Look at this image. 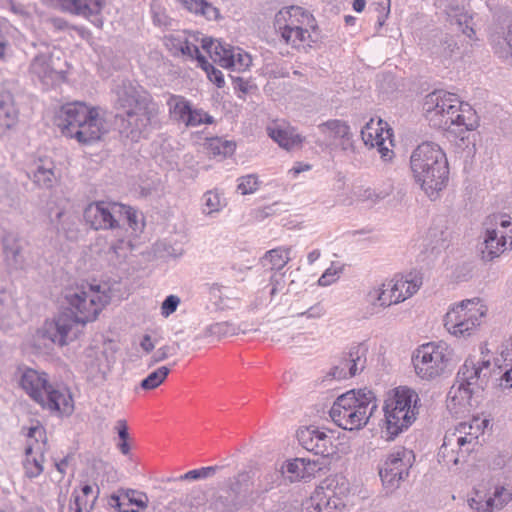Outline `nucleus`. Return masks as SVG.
I'll return each instance as SVG.
<instances>
[{"mask_svg":"<svg viewBox=\"0 0 512 512\" xmlns=\"http://www.w3.org/2000/svg\"><path fill=\"white\" fill-rule=\"evenodd\" d=\"M65 299L71 315L61 313L55 320L46 323L45 327L47 337L60 346L67 344L68 335L75 324H86L96 320L109 303L110 296L101 285L82 281L66 290Z\"/></svg>","mask_w":512,"mask_h":512,"instance_id":"obj_1","label":"nucleus"},{"mask_svg":"<svg viewBox=\"0 0 512 512\" xmlns=\"http://www.w3.org/2000/svg\"><path fill=\"white\" fill-rule=\"evenodd\" d=\"M423 114L430 126L446 131H473L479 125L472 106L444 90H435L425 96Z\"/></svg>","mask_w":512,"mask_h":512,"instance_id":"obj_2","label":"nucleus"},{"mask_svg":"<svg viewBox=\"0 0 512 512\" xmlns=\"http://www.w3.org/2000/svg\"><path fill=\"white\" fill-rule=\"evenodd\" d=\"M55 123L63 136L80 144H93L107 132L100 108L82 101L62 105Z\"/></svg>","mask_w":512,"mask_h":512,"instance_id":"obj_3","label":"nucleus"},{"mask_svg":"<svg viewBox=\"0 0 512 512\" xmlns=\"http://www.w3.org/2000/svg\"><path fill=\"white\" fill-rule=\"evenodd\" d=\"M410 167L415 182L430 199H436L448 182L446 154L434 142L419 144L411 154Z\"/></svg>","mask_w":512,"mask_h":512,"instance_id":"obj_4","label":"nucleus"},{"mask_svg":"<svg viewBox=\"0 0 512 512\" xmlns=\"http://www.w3.org/2000/svg\"><path fill=\"white\" fill-rule=\"evenodd\" d=\"M489 425L487 418L473 417L446 432L438 451L439 464L448 470H457L480 445L479 438Z\"/></svg>","mask_w":512,"mask_h":512,"instance_id":"obj_5","label":"nucleus"},{"mask_svg":"<svg viewBox=\"0 0 512 512\" xmlns=\"http://www.w3.org/2000/svg\"><path fill=\"white\" fill-rule=\"evenodd\" d=\"M378 407L375 394L369 389L350 390L336 398L329 415L344 430H359Z\"/></svg>","mask_w":512,"mask_h":512,"instance_id":"obj_6","label":"nucleus"},{"mask_svg":"<svg viewBox=\"0 0 512 512\" xmlns=\"http://www.w3.org/2000/svg\"><path fill=\"white\" fill-rule=\"evenodd\" d=\"M274 25L282 39L297 49L313 47L320 39V30L313 14L300 6H288L280 9L274 19Z\"/></svg>","mask_w":512,"mask_h":512,"instance_id":"obj_7","label":"nucleus"},{"mask_svg":"<svg viewBox=\"0 0 512 512\" xmlns=\"http://www.w3.org/2000/svg\"><path fill=\"white\" fill-rule=\"evenodd\" d=\"M417 401V393L408 387H397L387 395L383 407L385 426L382 431L387 440H393L415 421Z\"/></svg>","mask_w":512,"mask_h":512,"instance_id":"obj_8","label":"nucleus"},{"mask_svg":"<svg viewBox=\"0 0 512 512\" xmlns=\"http://www.w3.org/2000/svg\"><path fill=\"white\" fill-rule=\"evenodd\" d=\"M487 312L482 299H464L450 305L443 319L444 327L450 335L466 339L477 332Z\"/></svg>","mask_w":512,"mask_h":512,"instance_id":"obj_9","label":"nucleus"},{"mask_svg":"<svg viewBox=\"0 0 512 512\" xmlns=\"http://www.w3.org/2000/svg\"><path fill=\"white\" fill-rule=\"evenodd\" d=\"M452 358V349L444 341H432L418 346L412 354L416 375L423 380L441 376Z\"/></svg>","mask_w":512,"mask_h":512,"instance_id":"obj_10","label":"nucleus"},{"mask_svg":"<svg viewBox=\"0 0 512 512\" xmlns=\"http://www.w3.org/2000/svg\"><path fill=\"white\" fill-rule=\"evenodd\" d=\"M116 94L118 116H126L129 125L136 128L146 126L150 122L151 101L146 91L132 85H124L117 89Z\"/></svg>","mask_w":512,"mask_h":512,"instance_id":"obj_11","label":"nucleus"},{"mask_svg":"<svg viewBox=\"0 0 512 512\" xmlns=\"http://www.w3.org/2000/svg\"><path fill=\"white\" fill-rule=\"evenodd\" d=\"M512 248V218L497 214L489 217L480 248L485 261H493Z\"/></svg>","mask_w":512,"mask_h":512,"instance_id":"obj_12","label":"nucleus"},{"mask_svg":"<svg viewBox=\"0 0 512 512\" xmlns=\"http://www.w3.org/2000/svg\"><path fill=\"white\" fill-rule=\"evenodd\" d=\"M348 492L345 478L332 479L326 486L317 487L302 503V512H343Z\"/></svg>","mask_w":512,"mask_h":512,"instance_id":"obj_13","label":"nucleus"},{"mask_svg":"<svg viewBox=\"0 0 512 512\" xmlns=\"http://www.w3.org/2000/svg\"><path fill=\"white\" fill-rule=\"evenodd\" d=\"M26 447L22 467L27 478L39 477L44 471L45 453L48 448V438L45 427L35 421L31 426L23 428Z\"/></svg>","mask_w":512,"mask_h":512,"instance_id":"obj_14","label":"nucleus"},{"mask_svg":"<svg viewBox=\"0 0 512 512\" xmlns=\"http://www.w3.org/2000/svg\"><path fill=\"white\" fill-rule=\"evenodd\" d=\"M414 460L413 451L404 447H398L387 455L379 469V476L387 493L399 488L401 482L408 477Z\"/></svg>","mask_w":512,"mask_h":512,"instance_id":"obj_15","label":"nucleus"},{"mask_svg":"<svg viewBox=\"0 0 512 512\" xmlns=\"http://www.w3.org/2000/svg\"><path fill=\"white\" fill-rule=\"evenodd\" d=\"M512 500V482L481 484L474 488L467 503L478 512L501 510Z\"/></svg>","mask_w":512,"mask_h":512,"instance_id":"obj_16","label":"nucleus"},{"mask_svg":"<svg viewBox=\"0 0 512 512\" xmlns=\"http://www.w3.org/2000/svg\"><path fill=\"white\" fill-rule=\"evenodd\" d=\"M201 47L210 55L214 62L224 68L245 71L252 63L251 56L243 49L219 40L203 37L201 39Z\"/></svg>","mask_w":512,"mask_h":512,"instance_id":"obj_17","label":"nucleus"},{"mask_svg":"<svg viewBox=\"0 0 512 512\" xmlns=\"http://www.w3.org/2000/svg\"><path fill=\"white\" fill-rule=\"evenodd\" d=\"M122 204L108 201H95L84 209V220L94 230H116L119 228Z\"/></svg>","mask_w":512,"mask_h":512,"instance_id":"obj_18","label":"nucleus"},{"mask_svg":"<svg viewBox=\"0 0 512 512\" xmlns=\"http://www.w3.org/2000/svg\"><path fill=\"white\" fill-rule=\"evenodd\" d=\"M361 138L367 147L377 148L384 162L394 158L392 129L383 120L371 118L361 129Z\"/></svg>","mask_w":512,"mask_h":512,"instance_id":"obj_19","label":"nucleus"},{"mask_svg":"<svg viewBox=\"0 0 512 512\" xmlns=\"http://www.w3.org/2000/svg\"><path fill=\"white\" fill-rule=\"evenodd\" d=\"M297 438L304 449L315 455L329 457L336 453L335 434L324 427H302L297 431Z\"/></svg>","mask_w":512,"mask_h":512,"instance_id":"obj_20","label":"nucleus"},{"mask_svg":"<svg viewBox=\"0 0 512 512\" xmlns=\"http://www.w3.org/2000/svg\"><path fill=\"white\" fill-rule=\"evenodd\" d=\"M491 362L489 359L478 356H469L460 366L456 378L473 388L476 393L483 395L491 375Z\"/></svg>","mask_w":512,"mask_h":512,"instance_id":"obj_21","label":"nucleus"},{"mask_svg":"<svg viewBox=\"0 0 512 512\" xmlns=\"http://www.w3.org/2000/svg\"><path fill=\"white\" fill-rule=\"evenodd\" d=\"M482 400V395L457 378L447 394V408L455 416L470 413Z\"/></svg>","mask_w":512,"mask_h":512,"instance_id":"obj_22","label":"nucleus"},{"mask_svg":"<svg viewBox=\"0 0 512 512\" xmlns=\"http://www.w3.org/2000/svg\"><path fill=\"white\" fill-rule=\"evenodd\" d=\"M198 36L185 30L169 31L162 35V42L174 56H185L197 60L201 55Z\"/></svg>","mask_w":512,"mask_h":512,"instance_id":"obj_23","label":"nucleus"},{"mask_svg":"<svg viewBox=\"0 0 512 512\" xmlns=\"http://www.w3.org/2000/svg\"><path fill=\"white\" fill-rule=\"evenodd\" d=\"M367 348L364 345H356L350 348L338 363L331 368L329 376L336 380L351 378L362 372L366 366Z\"/></svg>","mask_w":512,"mask_h":512,"instance_id":"obj_24","label":"nucleus"},{"mask_svg":"<svg viewBox=\"0 0 512 512\" xmlns=\"http://www.w3.org/2000/svg\"><path fill=\"white\" fill-rule=\"evenodd\" d=\"M423 284V275L420 271H410L403 275H395L386 279L393 304H399L411 298L418 292Z\"/></svg>","mask_w":512,"mask_h":512,"instance_id":"obj_25","label":"nucleus"},{"mask_svg":"<svg viewBox=\"0 0 512 512\" xmlns=\"http://www.w3.org/2000/svg\"><path fill=\"white\" fill-rule=\"evenodd\" d=\"M43 409L59 415H70L74 410V400L67 388L50 385L38 403Z\"/></svg>","mask_w":512,"mask_h":512,"instance_id":"obj_26","label":"nucleus"},{"mask_svg":"<svg viewBox=\"0 0 512 512\" xmlns=\"http://www.w3.org/2000/svg\"><path fill=\"white\" fill-rule=\"evenodd\" d=\"M121 216H125L128 222V228L125 229V235L119 239V243L114 246L115 251L127 247L131 250L135 245L136 238L143 232L145 223L141 215L130 206L122 204Z\"/></svg>","mask_w":512,"mask_h":512,"instance_id":"obj_27","label":"nucleus"},{"mask_svg":"<svg viewBox=\"0 0 512 512\" xmlns=\"http://www.w3.org/2000/svg\"><path fill=\"white\" fill-rule=\"evenodd\" d=\"M319 469V465L315 460L294 458L282 465L281 472L283 475H286L290 482H295L313 477Z\"/></svg>","mask_w":512,"mask_h":512,"instance_id":"obj_28","label":"nucleus"},{"mask_svg":"<svg viewBox=\"0 0 512 512\" xmlns=\"http://www.w3.org/2000/svg\"><path fill=\"white\" fill-rule=\"evenodd\" d=\"M364 304L370 314H376L393 304L386 280L376 283L368 288L364 295Z\"/></svg>","mask_w":512,"mask_h":512,"instance_id":"obj_29","label":"nucleus"},{"mask_svg":"<svg viewBox=\"0 0 512 512\" xmlns=\"http://www.w3.org/2000/svg\"><path fill=\"white\" fill-rule=\"evenodd\" d=\"M267 133L278 145L286 150L299 147L303 142V137L295 128L285 123H272L267 127Z\"/></svg>","mask_w":512,"mask_h":512,"instance_id":"obj_30","label":"nucleus"},{"mask_svg":"<svg viewBox=\"0 0 512 512\" xmlns=\"http://www.w3.org/2000/svg\"><path fill=\"white\" fill-rule=\"evenodd\" d=\"M20 385L35 402L39 403L51 384L45 373L27 369L22 374Z\"/></svg>","mask_w":512,"mask_h":512,"instance_id":"obj_31","label":"nucleus"},{"mask_svg":"<svg viewBox=\"0 0 512 512\" xmlns=\"http://www.w3.org/2000/svg\"><path fill=\"white\" fill-rule=\"evenodd\" d=\"M317 129L323 136V144L327 147H332L338 140L348 139L350 136V126L340 119L320 123Z\"/></svg>","mask_w":512,"mask_h":512,"instance_id":"obj_32","label":"nucleus"},{"mask_svg":"<svg viewBox=\"0 0 512 512\" xmlns=\"http://www.w3.org/2000/svg\"><path fill=\"white\" fill-rule=\"evenodd\" d=\"M209 301L218 310L236 309L240 306V299L228 287L218 283L209 284L207 287Z\"/></svg>","mask_w":512,"mask_h":512,"instance_id":"obj_33","label":"nucleus"},{"mask_svg":"<svg viewBox=\"0 0 512 512\" xmlns=\"http://www.w3.org/2000/svg\"><path fill=\"white\" fill-rule=\"evenodd\" d=\"M19 111L9 91L0 93V134L16 125Z\"/></svg>","mask_w":512,"mask_h":512,"instance_id":"obj_34","label":"nucleus"},{"mask_svg":"<svg viewBox=\"0 0 512 512\" xmlns=\"http://www.w3.org/2000/svg\"><path fill=\"white\" fill-rule=\"evenodd\" d=\"M115 501L120 512H140L146 508L148 497L143 492L127 490L121 492Z\"/></svg>","mask_w":512,"mask_h":512,"instance_id":"obj_35","label":"nucleus"},{"mask_svg":"<svg viewBox=\"0 0 512 512\" xmlns=\"http://www.w3.org/2000/svg\"><path fill=\"white\" fill-rule=\"evenodd\" d=\"M97 499L93 487L86 484L75 489L69 504V512H91Z\"/></svg>","mask_w":512,"mask_h":512,"instance_id":"obj_36","label":"nucleus"},{"mask_svg":"<svg viewBox=\"0 0 512 512\" xmlns=\"http://www.w3.org/2000/svg\"><path fill=\"white\" fill-rule=\"evenodd\" d=\"M206 495L201 490H192L183 501L170 503L167 511L171 512H204Z\"/></svg>","mask_w":512,"mask_h":512,"instance_id":"obj_37","label":"nucleus"},{"mask_svg":"<svg viewBox=\"0 0 512 512\" xmlns=\"http://www.w3.org/2000/svg\"><path fill=\"white\" fill-rule=\"evenodd\" d=\"M173 233L165 237L162 242V260L172 259L176 260L180 258L184 253V239L185 235L181 230L176 229V225L173 224Z\"/></svg>","mask_w":512,"mask_h":512,"instance_id":"obj_38","label":"nucleus"},{"mask_svg":"<svg viewBox=\"0 0 512 512\" xmlns=\"http://www.w3.org/2000/svg\"><path fill=\"white\" fill-rule=\"evenodd\" d=\"M200 202L202 214L209 217L217 215L227 205L223 193L218 189L206 191L202 195Z\"/></svg>","mask_w":512,"mask_h":512,"instance_id":"obj_39","label":"nucleus"},{"mask_svg":"<svg viewBox=\"0 0 512 512\" xmlns=\"http://www.w3.org/2000/svg\"><path fill=\"white\" fill-rule=\"evenodd\" d=\"M290 248L278 247L265 253L261 262L263 267L280 271L290 260Z\"/></svg>","mask_w":512,"mask_h":512,"instance_id":"obj_40","label":"nucleus"},{"mask_svg":"<svg viewBox=\"0 0 512 512\" xmlns=\"http://www.w3.org/2000/svg\"><path fill=\"white\" fill-rule=\"evenodd\" d=\"M447 18L452 25H456L461 32L466 35L469 39H472L475 35V31L471 25L472 17L469 16L463 10L457 8H450L445 10Z\"/></svg>","mask_w":512,"mask_h":512,"instance_id":"obj_41","label":"nucleus"},{"mask_svg":"<svg viewBox=\"0 0 512 512\" xmlns=\"http://www.w3.org/2000/svg\"><path fill=\"white\" fill-rule=\"evenodd\" d=\"M205 147L212 156L227 157L234 153L236 145L233 141L214 137L206 141Z\"/></svg>","mask_w":512,"mask_h":512,"instance_id":"obj_42","label":"nucleus"},{"mask_svg":"<svg viewBox=\"0 0 512 512\" xmlns=\"http://www.w3.org/2000/svg\"><path fill=\"white\" fill-rule=\"evenodd\" d=\"M170 117L178 122L183 123L187 112H189L190 103L184 97L179 95H171L167 100Z\"/></svg>","mask_w":512,"mask_h":512,"instance_id":"obj_43","label":"nucleus"},{"mask_svg":"<svg viewBox=\"0 0 512 512\" xmlns=\"http://www.w3.org/2000/svg\"><path fill=\"white\" fill-rule=\"evenodd\" d=\"M106 0H77L75 15L83 16L86 19L97 17L101 14Z\"/></svg>","mask_w":512,"mask_h":512,"instance_id":"obj_44","label":"nucleus"},{"mask_svg":"<svg viewBox=\"0 0 512 512\" xmlns=\"http://www.w3.org/2000/svg\"><path fill=\"white\" fill-rule=\"evenodd\" d=\"M54 178L53 163L40 160L36 165V170L33 172L34 182L42 187H51Z\"/></svg>","mask_w":512,"mask_h":512,"instance_id":"obj_45","label":"nucleus"},{"mask_svg":"<svg viewBox=\"0 0 512 512\" xmlns=\"http://www.w3.org/2000/svg\"><path fill=\"white\" fill-rule=\"evenodd\" d=\"M213 122L214 118L203 109H193L190 106L189 112H187L183 124L188 127H197L201 124H212Z\"/></svg>","mask_w":512,"mask_h":512,"instance_id":"obj_46","label":"nucleus"},{"mask_svg":"<svg viewBox=\"0 0 512 512\" xmlns=\"http://www.w3.org/2000/svg\"><path fill=\"white\" fill-rule=\"evenodd\" d=\"M197 62L199 66L205 71L208 79L213 82L218 88H222L225 84L223 73L215 68L202 54L198 57Z\"/></svg>","mask_w":512,"mask_h":512,"instance_id":"obj_47","label":"nucleus"},{"mask_svg":"<svg viewBox=\"0 0 512 512\" xmlns=\"http://www.w3.org/2000/svg\"><path fill=\"white\" fill-rule=\"evenodd\" d=\"M219 466H207V467H201L198 469H193L185 474L179 476L178 478H175V480H200V479H207L215 475L217 470H219ZM174 480V478H167L165 481L170 482Z\"/></svg>","mask_w":512,"mask_h":512,"instance_id":"obj_48","label":"nucleus"},{"mask_svg":"<svg viewBox=\"0 0 512 512\" xmlns=\"http://www.w3.org/2000/svg\"><path fill=\"white\" fill-rule=\"evenodd\" d=\"M237 190L242 195L255 193L260 186V180L256 174H248L237 179Z\"/></svg>","mask_w":512,"mask_h":512,"instance_id":"obj_49","label":"nucleus"},{"mask_svg":"<svg viewBox=\"0 0 512 512\" xmlns=\"http://www.w3.org/2000/svg\"><path fill=\"white\" fill-rule=\"evenodd\" d=\"M115 430L119 437V442L117 444L119 450L122 454L128 455L131 450L130 445V436L128 432V425L126 420L120 419L115 424Z\"/></svg>","mask_w":512,"mask_h":512,"instance_id":"obj_50","label":"nucleus"},{"mask_svg":"<svg viewBox=\"0 0 512 512\" xmlns=\"http://www.w3.org/2000/svg\"><path fill=\"white\" fill-rule=\"evenodd\" d=\"M343 272V266L333 262L319 277L318 285L327 287L335 283Z\"/></svg>","mask_w":512,"mask_h":512,"instance_id":"obj_51","label":"nucleus"},{"mask_svg":"<svg viewBox=\"0 0 512 512\" xmlns=\"http://www.w3.org/2000/svg\"><path fill=\"white\" fill-rule=\"evenodd\" d=\"M4 253L7 259L17 261L21 255L22 247L20 240L13 236L7 235L3 240Z\"/></svg>","mask_w":512,"mask_h":512,"instance_id":"obj_52","label":"nucleus"},{"mask_svg":"<svg viewBox=\"0 0 512 512\" xmlns=\"http://www.w3.org/2000/svg\"><path fill=\"white\" fill-rule=\"evenodd\" d=\"M206 332L211 336L223 337L237 333V327L230 322H216L206 328Z\"/></svg>","mask_w":512,"mask_h":512,"instance_id":"obj_53","label":"nucleus"},{"mask_svg":"<svg viewBox=\"0 0 512 512\" xmlns=\"http://www.w3.org/2000/svg\"><path fill=\"white\" fill-rule=\"evenodd\" d=\"M250 481V475L248 472H240L233 478L229 479L228 482V488L236 495L240 494L241 492L245 491L248 482Z\"/></svg>","mask_w":512,"mask_h":512,"instance_id":"obj_54","label":"nucleus"},{"mask_svg":"<svg viewBox=\"0 0 512 512\" xmlns=\"http://www.w3.org/2000/svg\"><path fill=\"white\" fill-rule=\"evenodd\" d=\"M181 304V298L177 295H168L162 301V317H168L173 314L179 305Z\"/></svg>","mask_w":512,"mask_h":512,"instance_id":"obj_55","label":"nucleus"},{"mask_svg":"<svg viewBox=\"0 0 512 512\" xmlns=\"http://www.w3.org/2000/svg\"><path fill=\"white\" fill-rule=\"evenodd\" d=\"M326 313L325 307L321 303H316L307 310L297 314V317H305L307 319H319Z\"/></svg>","mask_w":512,"mask_h":512,"instance_id":"obj_56","label":"nucleus"},{"mask_svg":"<svg viewBox=\"0 0 512 512\" xmlns=\"http://www.w3.org/2000/svg\"><path fill=\"white\" fill-rule=\"evenodd\" d=\"M455 49H457V44L454 39L447 38L438 48L436 53L439 55V57L446 60L453 56Z\"/></svg>","mask_w":512,"mask_h":512,"instance_id":"obj_57","label":"nucleus"},{"mask_svg":"<svg viewBox=\"0 0 512 512\" xmlns=\"http://www.w3.org/2000/svg\"><path fill=\"white\" fill-rule=\"evenodd\" d=\"M160 385V377L158 371L152 372L147 378L141 382L143 389H154Z\"/></svg>","mask_w":512,"mask_h":512,"instance_id":"obj_58","label":"nucleus"},{"mask_svg":"<svg viewBox=\"0 0 512 512\" xmlns=\"http://www.w3.org/2000/svg\"><path fill=\"white\" fill-rule=\"evenodd\" d=\"M55 6L61 9L62 11L69 12L75 15V9L77 0H53Z\"/></svg>","mask_w":512,"mask_h":512,"instance_id":"obj_59","label":"nucleus"},{"mask_svg":"<svg viewBox=\"0 0 512 512\" xmlns=\"http://www.w3.org/2000/svg\"><path fill=\"white\" fill-rule=\"evenodd\" d=\"M73 457L71 454L66 455L60 460L55 461V468L61 475H65L67 472V469L72 461Z\"/></svg>","mask_w":512,"mask_h":512,"instance_id":"obj_60","label":"nucleus"},{"mask_svg":"<svg viewBox=\"0 0 512 512\" xmlns=\"http://www.w3.org/2000/svg\"><path fill=\"white\" fill-rule=\"evenodd\" d=\"M9 46V41L5 35L2 25L0 24V60H3Z\"/></svg>","mask_w":512,"mask_h":512,"instance_id":"obj_61","label":"nucleus"},{"mask_svg":"<svg viewBox=\"0 0 512 512\" xmlns=\"http://www.w3.org/2000/svg\"><path fill=\"white\" fill-rule=\"evenodd\" d=\"M379 5L382 8V13H380V15L378 16V22L380 25H383L390 11V0H382Z\"/></svg>","mask_w":512,"mask_h":512,"instance_id":"obj_62","label":"nucleus"},{"mask_svg":"<svg viewBox=\"0 0 512 512\" xmlns=\"http://www.w3.org/2000/svg\"><path fill=\"white\" fill-rule=\"evenodd\" d=\"M311 166L304 163H296L290 170L289 174L292 175L293 178H296L301 172L310 170Z\"/></svg>","mask_w":512,"mask_h":512,"instance_id":"obj_63","label":"nucleus"},{"mask_svg":"<svg viewBox=\"0 0 512 512\" xmlns=\"http://www.w3.org/2000/svg\"><path fill=\"white\" fill-rule=\"evenodd\" d=\"M505 41L507 43V46L510 50V54H511V57H512V24H510L508 26V30H507V33H506V36H505Z\"/></svg>","mask_w":512,"mask_h":512,"instance_id":"obj_64","label":"nucleus"}]
</instances>
